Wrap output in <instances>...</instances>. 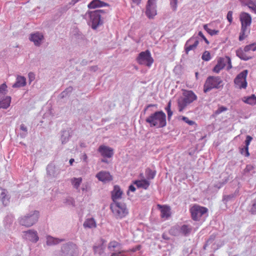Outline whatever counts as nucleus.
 <instances>
[{"label": "nucleus", "instance_id": "obj_1", "mask_svg": "<svg viewBox=\"0 0 256 256\" xmlns=\"http://www.w3.org/2000/svg\"><path fill=\"white\" fill-rule=\"evenodd\" d=\"M109 11L106 10H98L94 11H88V14L90 18L88 24L93 30H96L100 26L103 24L104 15Z\"/></svg>", "mask_w": 256, "mask_h": 256}, {"label": "nucleus", "instance_id": "obj_2", "mask_svg": "<svg viewBox=\"0 0 256 256\" xmlns=\"http://www.w3.org/2000/svg\"><path fill=\"white\" fill-rule=\"evenodd\" d=\"M146 122L150 127L164 128L166 124V115L162 111L156 112L147 117Z\"/></svg>", "mask_w": 256, "mask_h": 256}, {"label": "nucleus", "instance_id": "obj_3", "mask_svg": "<svg viewBox=\"0 0 256 256\" xmlns=\"http://www.w3.org/2000/svg\"><path fill=\"white\" fill-rule=\"evenodd\" d=\"M240 20L241 23V29L238 40L242 41L250 32V27L252 24V18L248 13L242 12L240 14Z\"/></svg>", "mask_w": 256, "mask_h": 256}, {"label": "nucleus", "instance_id": "obj_4", "mask_svg": "<svg viewBox=\"0 0 256 256\" xmlns=\"http://www.w3.org/2000/svg\"><path fill=\"white\" fill-rule=\"evenodd\" d=\"M197 99V96L192 90H185L178 100L179 112H182L189 104Z\"/></svg>", "mask_w": 256, "mask_h": 256}, {"label": "nucleus", "instance_id": "obj_5", "mask_svg": "<svg viewBox=\"0 0 256 256\" xmlns=\"http://www.w3.org/2000/svg\"><path fill=\"white\" fill-rule=\"evenodd\" d=\"M39 216L40 212L38 210H32L24 216L20 217L18 222L20 225L29 228L38 222Z\"/></svg>", "mask_w": 256, "mask_h": 256}, {"label": "nucleus", "instance_id": "obj_6", "mask_svg": "<svg viewBox=\"0 0 256 256\" xmlns=\"http://www.w3.org/2000/svg\"><path fill=\"white\" fill-rule=\"evenodd\" d=\"M223 81L220 76H210L204 83V92L206 93L213 88L218 89L223 86Z\"/></svg>", "mask_w": 256, "mask_h": 256}, {"label": "nucleus", "instance_id": "obj_7", "mask_svg": "<svg viewBox=\"0 0 256 256\" xmlns=\"http://www.w3.org/2000/svg\"><path fill=\"white\" fill-rule=\"evenodd\" d=\"M113 204H114L113 214L116 218L122 219L125 218L128 214V210L124 202H115Z\"/></svg>", "mask_w": 256, "mask_h": 256}, {"label": "nucleus", "instance_id": "obj_8", "mask_svg": "<svg viewBox=\"0 0 256 256\" xmlns=\"http://www.w3.org/2000/svg\"><path fill=\"white\" fill-rule=\"evenodd\" d=\"M77 246L72 242L66 243L62 246L60 256H78Z\"/></svg>", "mask_w": 256, "mask_h": 256}, {"label": "nucleus", "instance_id": "obj_9", "mask_svg": "<svg viewBox=\"0 0 256 256\" xmlns=\"http://www.w3.org/2000/svg\"><path fill=\"white\" fill-rule=\"evenodd\" d=\"M136 60L140 64L144 65L148 67L151 66L154 62V60L148 50L140 52L136 58Z\"/></svg>", "mask_w": 256, "mask_h": 256}, {"label": "nucleus", "instance_id": "obj_10", "mask_svg": "<svg viewBox=\"0 0 256 256\" xmlns=\"http://www.w3.org/2000/svg\"><path fill=\"white\" fill-rule=\"evenodd\" d=\"M228 64V70L232 68L231 60L230 57L225 56L224 58H218L217 64L213 68V72L216 73H219Z\"/></svg>", "mask_w": 256, "mask_h": 256}, {"label": "nucleus", "instance_id": "obj_11", "mask_svg": "<svg viewBox=\"0 0 256 256\" xmlns=\"http://www.w3.org/2000/svg\"><path fill=\"white\" fill-rule=\"evenodd\" d=\"M208 210L207 208L196 204L190 210L192 217L194 220H198L202 216L207 213Z\"/></svg>", "mask_w": 256, "mask_h": 256}, {"label": "nucleus", "instance_id": "obj_12", "mask_svg": "<svg viewBox=\"0 0 256 256\" xmlns=\"http://www.w3.org/2000/svg\"><path fill=\"white\" fill-rule=\"evenodd\" d=\"M248 74V70H244L239 74L235 78L234 82L236 88L242 89L246 88L247 86L246 78Z\"/></svg>", "mask_w": 256, "mask_h": 256}, {"label": "nucleus", "instance_id": "obj_13", "mask_svg": "<svg viewBox=\"0 0 256 256\" xmlns=\"http://www.w3.org/2000/svg\"><path fill=\"white\" fill-rule=\"evenodd\" d=\"M157 14L156 0H148L146 6V14L150 19L153 18Z\"/></svg>", "mask_w": 256, "mask_h": 256}, {"label": "nucleus", "instance_id": "obj_14", "mask_svg": "<svg viewBox=\"0 0 256 256\" xmlns=\"http://www.w3.org/2000/svg\"><path fill=\"white\" fill-rule=\"evenodd\" d=\"M23 237L26 240L36 243L39 240L38 232L34 230H29L23 232Z\"/></svg>", "mask_w": 256, "mask_h": 256}, {"label": "nucleus", "instance_id": "obj_15", "mask_svg": "<svg viewBox=\"0 0 256 256\" xmlns=\"http://www.w3.org/2000/svg\"><path fill=\"white\" fill-rule=\"evenodd\" d=\"M96 177L99 180L105 183L110 182L112 179V176L110 173L106 171L100 172L96 174Z\"/></svg>", "mask_w": 256, "mask_h": 256}, {"label": "nucleus", "instance_id": "obj_16", "mask_svg": "<svg viewBox=\"0 0 256 256\" xmlns=\"http://www.w3.org/2000/svg\"><path fill=\"white\" fill-rule=\"evenodd\" d=\"M44 39V36L40 32H36L30 34V40L33 42L36 46H40Z\"/></svg>", "mask_w": 256, "mask_h": 256}, {"label": "nucleus", "instance_id": "obj_17", "mask_svg": "<svg viewBox=\"0 0 256 256\" xmlns=\"http://www.w3.org/2000/svg\"><path fill=\"white\" fill-rule=\"evenodd\" d=\"M124 192L118 186H114L113 188V203L122 198Z\"/></svg>", "mask_w": 256, "mask_h": 256}, {"label": "nucleus", "instance_id": "obj_18", "mask_svg": "<svg viewBox=\"0 0 256 256\" xmlns=\"http://www.w3.org/2000/svg\"><path fill=\"white\" fill-rule=\"evenodd\" d=\"M98 152L104 158H110L112 156V149L105 146H100Z\"/></svg>", "mask_w": 256, "mask_h": 256}, {"label": "nucleus", "instance_id": "obj_19", "mask_svg": "<svg viewBox=\"0 0 256 256\" xmlns=\"http://www.w3.org/2000/svg\"><path fill=\"white\" fill-rule=\"evenodd\" d=\"M158 206L160 209V216L164 220H167L170 216V207L167 206L158 204Z\"/></svg>", "mask_w": 256, "mask_h": 256}, {"label": "nucleus", "instance_id": "obj_20", "mask_svg": "<svg viewBox=\"0 0 256 256\" xmlns=\"http://www.w3.org/2000/svg\"><path fill=\"white\" fill-rule=\"evenodd\" d=\"M105 6H109L108 4L100 0H93L88 4L89 8H95Z\"/></svg>", "mask_w": 256, "mask_h": 256}, {"label": "nucleus", "instance_id": "obj_21", "mask_svg": "<svg viewBox=\"0 0 256 256\" xmlns=\"http://www.w3.org/2000/svg\"><path fill=\"white\" fill-rule=\"evenodd\" d=\"M46 174L50 176L56 177L59 174V172L56 170L54 164H50L46 167Z\"/></svg>", "mask_w": 256, "mask_h": 256}, {"label": "nucleus", "instance_id": "obj_22", "mask_svg": "<svg viewBox=\"0 0 256 256\" xmlns=\"http://www.w3.org/2000/svg\"><path fill=\"white\" fill-rule=\"evenodd\" d=\"M26 85V79L24 76H18L16 82L12 86L13 88L24 87Z\"/></svg>", "mask_w": 256, "mask_h": 256}, {"label": "nucleus", "instance_id": "obj_23", "mask_svg": "<svg viewBox=\"0 0 256 256\" xmlns=\"http://www.w3.org/2000/svg\"><path fill=\"white\" fill-rule=\"evenodd\" d=\"M134 184H136L138 188H142L145 190H146L150 184V182L146 179L135 180Z\"/></svg>", "mask_w": 256, "mask_h": 256}, {"label": "nucleus", "instance_id": "obj_24", "mask_svg": "<svg viewBox=\"0 0 256 256\" xmlns=\"http://www.w3.org/2000/svg\"><path fill=\"white\" fill-rule=\"evenodd\" d=\"M82 178H72L70 180L72 187L76 190L78 192H80V186L82 183Z\"/></svg>", "mask_w": 256, "mask_h": 256}, {"label": "nucleus", "instance_id": "obj_25", "mask_svg": "<svg viewBox=\"0 0 256 256\" xmlns=\"http://www.w3.org/2000/svg\"><path fill=\"white\" fill-rule=\"evenodd\" d=\"M11 102V97L6 96L0 100V108L6 109L8 108Z\"/></svg>", "mask_w": 256, "mask_h": 256}, {"label": "nucleus", "instance_id": "obj_26", "mask_svg": "<svg viewBox=\"0 0 256 256\" xmlns=\"http://www.w3.org/2000/svg\"><path fill=\"white\" fill-rule=\"evenodd\" d=\"M70 136L69 130H63L61 131L60 140L62 144H66L69 140Z\"/></svg>", "mask_w": 256, "mask_h": 256}, {"label": "nucleus", "instance_id": "obj_27", "mask_svg": "<svg viewBox=\"0 0 256 256\" xmlns=\"http://www.w3.org/2000/svg\"><path fill=\"white\" fill-rule=\"evenodd\" d=\"M0 200L4 206H7L8 203V198L6 194V190L0 188Z\"/></svg>", "mask_w": 256, "mask_h": 256}, {"label": "nucleus", "instance_id": "obj_28", "mask_svg": "<svg viewBox=\"0 0 256 256\" xmlns=\"http://www.w3.org/2000/svg\"><path fill=\"white\" fill-rule=\"evenodd\" d=\"M246 52L244 50H242V48H239L236 51V56L240 58L241 60H248L252 58V57L248 56L246 54Z\"/></svg>", "mask_w": 256, "mask_h": 256}, {"label": "nucleus", "instance_id": "obj_29", "mask_svg": "<svg viewBox=\"0 0 256 256\" xmlns=\"http://www.w3.org/2000/svg\"><path fill=\"white\" fill-rule=\"evenodd\" d=\"M64 240L54 238L51 236H48L46 238V244L48 246H52L59 244L62 242Z\"/></svg>", "mask_w": 256, "mask_h": 256}, {"label": "nucleus", "instance_id": "obj_30", "mask_svg": "<svg viewBox=\"0 0 256 256\" xmlns=\"http://www.w3.org/2000/svg\"><path fill=\"white\" fill-rule=\"evenodd\" d=\"M85 228H93L96 227V223L94 218H89L86 220L83 224Z\"/></svg>", "mask_w": 256, "mask_h": 256}, {"label": "nucleus", "instance_id": "obj_31", "mask_svg": "<svg viewBox=\"0 0 256 256\" xmlns=\"http://www.w3.org/2000/svg\"><path fill=\"white\" fill-rule=\"evenodd\" d=\"M243 101L245 103L250 104H256V96L254 94H252L250 96L244 97L243 98Z\"/></svg>", "mask_w": 256, "mask_h": 256}, {"label": "nucleus", "instance_id": "obj_32", "mask_svg": "<svg viewBox=\"0 0 256 256\" xmlns=\"http://www.w3.org/2000/svg\"><path fill=\"white\" fill-rule=\"evenodd\" d=\"M104 242H103L102 244L100 245L94 246L93 248V249L95 254H98L99 255H102L104 254Z\"/></svg>", "mask_w": 256, "mask_h": 256}, {"label": "nucleus", "instance_id": "obj_33", "mask_svg": "<svg viewBox=\"0 0 256 256\" xmlns=\"http://www.w3.org/2000/svg\"><path fill=\"white\" fill-rule=\"evenodd\" d=\"M192 231V228L188 225H183L180 229V232L184 236L188 235Z\"/></svg>", "mask_w": 256, "mask_h": 256}, {"label": "nucleus", "instance_id": "obj_34", "mask_svg": "<svg viewBox=\"0 0 256 256\" xmlns=\"http://www.w3.org/2000/svg\"><path fill=\"white\" fill-rule=\"evenodd\" d=\"M186 45L189 44L195 46L198 45L199 43V38L198 36H193L186 42Z\"/></svg>", "mask_w": 256, "mask_h": 256}, {"label": "nucleus", "instance_id": "obj_35", "mask_svg": "<svg viewBox=\"0 0 256 256\" xmlns=\"http://www.w3.org/2000/svg\"><path fill=\"white\" fill-rule=\"evenodd\" d=\"M156 174V172L148 168L146 170V176L148 180L153 179Z\"/></svg>", "mask_w": 256, "mask_h": 256}, {"label": "nucleus", "instance_id": "obj_36", "mask_svg": "<svg viewBox=\"0 0 256 256\" xmlns=\"http://www.w3.org/2000/svg\"><path fill=\"white\" fill-rule=\"evenodd\" d=\"M73 88L72 86H69L65 90L62 92L60 94V98H63L69 96L72 92Z\"/></svg>", "mask_w": 256, "mask_h": 256}, {"label": "nucleus", "instance_id": "obj_37", "mask_svg": "<svg viewBox=\"0 0 256 256\" xmlns=\"http://www.w3.org/2000/svg\"><path fill=\"white\" fill-rule=\"evenodd\" d=\"M20 129L22 131V132L20 133V136L21 138H24L28 134V128L23 124L20 125Z\"/></svg>", "mask_w": 256, "mask_h": 256}, {"label": "nucleus", "instance_id": "obj_38", "mask_svg": "<svg viewBox=\"0 0 256 256\" xmlns=\"http://www.w3.org/2000/svg\"><path fill=\"white\" fill-rule=\"evenodd\" d=\"M204 28L212 36L216 35L219 33V30H212L208 28V24H206L204 26Z\"/></svg>", "mask_w": 256, "mask_h": 256}, {"label": "nucleus", "instance_id": "obj_39", "mask_svg": "<svg viewBox=\"0 0 256 256\" xmlns=\"http://www.w3.org/2000/svg\"><path fill=\"white\" fill-rule=\"evenodd\" d=\"M244 50L246 52H248L250 50L256 51V43L252 44L245 46V47L244 48Z\"/></svg>", "mask_w": 256, "mask_h": 256}, {"label": "nucleus", "instance_id": "obj_40", "mask_svg": "<svg viewBox=\"0 0 256 256\" xmlns=\"http://www.w3.org/2000/svg\"><path fill=\"white\" fill-rule=\"evenodd\" d=\"M211 58L210 52L207 50L204 51L202 56V59L206 62L210 60Z\"/></svg>", "mask_w": 256, "mask_h": 256}, {"label": "nucleus", "instance_id": "obj_41", "mask_svg": "<svg viewBox=\"0 0 256 256\" xmlns=\"http://www.w3.org/2000/svg\"><path fill=\"white\" fill-rule=\"evenodd\" d=\"M64 203H65L66 205L71 206H75V201L71 197H68L66 198L64 200Z\"/></svg>", "mask_w": 256, "mask_h": 256}, {"label": "nucleus", "instance_id": "obj_42", "mask_svg": "<svg viewBox=\"0 0 256 256\" xmlns=\"http://www.w3.org/2000/svg\"><path fill=\"white\" fill-rule=\"evenodd\" d=\"M197 47V46L190 44L186 45V43L184 45V50L186 54L188 53V52L190 50H194Z\"/></svg>", "mask_w": 256, "mask_h": 256}, {"label": "nucleus", "instance_id": "obj_43", "mask_svg": "<svg viewBox=\"0 0 256 256\" xmlns=\"http://www.w3.org/2000/svg\"><path fill=\"white\" fill-rule=\"evenodd\" d=\"M236 197V194H230L227 196H224L223 197L222 200L224 202H227L228 201L232 200Z\"/></svg>", "mask_w": 256, "mask_h": 256}, {"label": "nucleus", "instance_id": "obj_44", "mask_svg": "<svg viewBox=\"0 0 256 256\" xmlns=\"http://www.w3.org/2000/svg\"><path fill=\"white\" fill-rule=\"evenodd\" d=\"M74 36V37L78 40H83L85 38L84 36L78 30H76Z\"/></svg>", "mask_w": 256, "mask_h": 256}, {"label": "nucleus", "instance_id": "obj_45", "mask_svg": "<svg viewBox=\"0 0 256 256\" xmlns=\"http://www.w3.org/2000/svg\"><path fill=\"white\" fill-rule=\"evenodd\" d=\"M250 212L253 214H256V198L252 201V204L250 209Z\"/></svg>", "mask_w": 256, "mask_h": 256}, {"label": "nucleus", "instance_id": "obj_46", "mask_svg": "<svg viewBox=\"0 0 256 256\" xmlns=\"http://www.w3.org/2000/svg\"><path fill=\"white\" fill-rule=\"evenodd\" d=\"M170 5L172 9L176 11L177 9L178 0H170Z\"/></svg>", "mask_w": 256, "mask_h": 256}, {"label": "nucleus", "instance_id": "obj_47", "mask_svg": "<svg viewBox=\"0 0 256 256\" xmlns=\"http://www.w3.org/2000/svg\"><path fill=\"white\" fill-rule=\"evenodd\" d=\"M241 3L244 5L248 6L249 5L254 4L256 0H240Z\"/></svg>", "mask_w": 256, "mask_h": 256}, {"label": "nucleus", "instance_id": "obj_48", "mask_svg": "<svg viewBox=\"0 0 256 256\" xmlns=\"http://www.w3.org/2000/svg\"><path fill=\"white\" fill-rule=\"evenodd\" d=\"M227 110V108L224 106L219 107L218 110L214 112V114L216 115L220 114V113L225 112Z\"/></svg>", "mask_w": 256, "mask_h": 256}, {"label": "nucleus", "instance_id": "obj_49", "mask_svg": "<svg viewBox=\"0 0 256 256\" xmlns=\"http://www.w3.org/2000/svg\"><path fill=\"white\" fill-rule=\"evenodd\" d=\"M6 88L7 86L4 83L0 86V96L4 94V92L6 90Z\"/></svg>", "mask_w": 256, "mask_h": 256}, {"label": "nucleus", "instance_id": "obj_50", "mask_svg": "<svg viewBox=\"0 0 256 256\" xmlns=\"http://www.w3.org/2000/svg\"><path fill=\"white\" fill-rule=\"evenodd\" d=\"M182 120L184 122H186V123H187L188 124H189L190 126H192L194 124H195L196 123L193 120H190L187 117H186V116H182Z\"/></svg>", "mask_w": 256, "mask_h": 256}, {"label": "nucleus", "instance_id": "obj_51", "mask_svg": "<svg viewBox=\"0 0 256 256\" xmlns=\"http://www.w3.org/2000/svg\"><path fill=\"white\" fill-rule=\"evenodd\" d=\"M246 146L240 148V152L242 154L246 156H249L250 154L248 152V148L246 151L245 150Z\"/></svg>", "mask_w": 256, "mask_h": 256}, {"label": "nucleus", "instance_id": "obj_52", "mask_svg": "<svg viewBox=\"0 0 256 256\" xmlns=\"http://www.w3.org/2000/svg\"><path fill=\"white\" fill-rule=\"evenodd\" d=\"M252 140V138L250 136H248L246 138V140H245V144H246V148H245V150L246 151V150L248 148V146L251 142V140Z\"/></svg>", "mask_w": 256, "mask_h": 256}, {"label": "nucleus", "instance_id": "obj_53", "mask_svg": "<svg viewBox=\"0 0 256 256\" xmlns=\"http://www.w3.org/2000/svg\"><path fill=\"white\" fill-rule=\"evenodd\" d=\"M232 14H233L232 12L230 11V10L228 11L227 14L226 18L230 24H231L232 22V20H233Z\"/></svg>", "mask_w": 256, "mask_h": 256}, {"label": "nucleus", "instance_id": "obj_54", "mask_svg": "<svg viewBox=\"0 0 256 256\" xmlns=\"http://www.w3.org/2000/svg\"><path fill=\"white\" fill-rule=\"evenodd\" d=\"M254 3L249 5L248 8L250 10L251 12L256 14V1Z\"/></svg>", "mask_w": 256, "mask_h": 256}, {"label": "nucleus", "instance_id": "obj_55", "mask_svg": "<svg viewBox=\"0 0 256 256\" xmlns=\"http://www.w3.org/2000/svg\"><path fill=\"white\" fill-rule=\"evenodd\" d=\"M70 8V6L68 5V4H66L62 6L60 8V12H66L68 9Z\"/></svg>", "mask_w": 256, "mask_h": 256}, {"label": "nucleus", "instance_id": "obj_56", "mask_svg": "<svg viewBox=\"0 0 256 256\" xmlns=\"http://www.w3.org/2000/svg\"><path fill=\"white\" fill-rule=\"evenodd\" d=\"M28 78L30 82V83L32 81H33L35 79V74L33 72H30L28 74Z\"/></svg>", "mask_w": 256, "mask_h": 256}, {"label": "nucleus", "instance_id": "obj_57", "mask_svg": "<svg viewBox=\"0 0 256 256\" xmlns=\"http://www.w3.org/2000/svg\"><path fill=\"white\" fill-rule=\"evenodd\" d=\"M226 182V180L224 182H219L217 184L214 185V187L219 189L220 188H222Z\"/></svg>", "mask_w": 256, "mask_h": 256}, {"label": "nucleus", "instance_id": "obj_58", "mask_svg": "<svg viewBox=\"0 0 256 256\" xmlns=\"http://www.w3.org/2000/svg\"><path fill=\"white\" fill-rule=\"evenodd\" d=\"M130 191H131L132 192H134L136 191V188L133 185H130L128 188V190L127 192V194H129Z\"/></svg>", "mask_w": 256, "mask_h": 256}, {"label": "nucleus", "instance_id": "obj_59", "mask_svg": "<svg viewBox=\"0 0 256 256\" xmlns=\"http://www.w3.org/2000/svg\"><path fill=\"white\" fill-rule=\"evenodd\" d=\"M5 221H8L10 224L12 223L13 219L12 216H8L5 218Z\"/></svg>", "mask_w": 256, "mask_h": 256}, {"label": "nucleus", "instance_id": "obj_60", "mask_svg": "<svg viewBox=\"0 0 256 256\" xmlns=\"http://www.w3.org/2000/svg\"><path fill=\"white\" fill-rule=\"evenodd\" d=\"M253 167L251 165H248L246 166V168H245V172H250L252 170Z\"/></svg>", "mask_w": 256, "mask_h": 256}, {"label": "nucleus", "instance_id": "obj_61", "mask_svg": "<svg viewBox=\"0 0 256 256\" xmlns=\"http://www.w3.org/2000/svg\"><path fill=\"white\" fill-rule=\"evenodd\" d=\"M170 107H171V102H169L167 106L165 108L166 110V112L169 111V110H171Z\"/></svg>", "mask_w": 256, "mask_h": 256}, {"label": "nucleus", "instance_id": "obj_62", "mask_svg": "<svg viewBox=\"0 0 256 256\" xmlns=\"http://www.w3.org/2000/svg\"><path fill=\"white\" fill-rule=\"evenodd\" d=\"M167 112V114H168V119H170L172 116V110H169V111H168L166 112Z\"/></svg>", "mask_w": 256, "mask_h": 256}, {"label": "nucleus", "instance_id": "obj_63", "mask_svg": "<svg viewBox=\"0 0 256 256\" xmlns=\"http://www.w3.org/2000/svg\"><path fill=\"white\" fill-rule=\"evenodd\" d=\"M132 2L136 5L140 4L141 0H131Z\"/></svg>", "mask_w": 256, "mask_h": 256}, {"label": "nucleus", "instance_id": "obj_64", "mask_svg": "<svg viewBox=\"0 0 256 256\" xmlns=\"http://www.w3.org/2000/svg\"><path fill=\"white\" fill-rule=\"evenodd\" d=\"M198 36L201 37L202 39L205 37L202 32L200 31L198 32Z\"/></svg>", "mask_w": 256, "mask_h": 256}]
</instances>
